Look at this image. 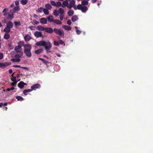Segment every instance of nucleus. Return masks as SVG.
<instances>
[{
	"instance_id": "f257e3e1",
	"label": "nucleus",
	"mask_w": 153,
	"mask_h": 153,
	"mask_svg": "<svg viewBox=\"0 0 153 153\" xmlns=\"http://www.w3.org/2000/svg\"><path fill=\"white\" fill-rule=\"evenodd\" d=\"M36 45L38 46L44 47L48 53V51L50 50L52 46L50 42H46L44 40H41L37 42H36Z\"/></svg>"
},
{
	"instance_id": "f03ea898",
	"label": "nucleus",
	"mask_w": 153,
	"mask_h": 153,
	"mask_svg": "<svg viewBox=\"0 0 153 153\" xmlns=\"http://www.w3.org/2000/svg\"><path fill=\"white\" fill-rule=\"evenodd\" d=\"M24 48V53L25 55L28 57H30L32 56L31 50V46L29 44H25L23 45Z\"/></svg>"
},
{
	"instance_id": "7ed1b4c3",
	"label": "nucleus",
	"mask_w": 153,
	"mask_h": 153,
	"mask_svg": "<svg viewBox=\"0 0 153 153\" xmlns=\"http://www.w3.org/2000/svg\"><path fill=\"white\" fill-rule=\"evenodd\" d=\"M54 33L57 35H58L59 37V39H60L61 37H64V32L62 29H57L54 28L53 29Z\"/></svg>"
},
{
	"instance_id": "20e7f679",
	"label": "nucleus",
	"mask_w": 153,
	"mask_h": 153,
	"mask_svg": "<svg viewBox=\"0 0 153 153\" xmlns=\"http://www.w3.org/2000/svg\"><path fill=\"white\" fill-rule=\"evenodd\" d=\"M77 9L81 10L83 13H85L88 8L86 6H82L81 4H79L77 6Z\"/></svg>"
},
{
	"instance_id": "39448f33",
	"label": "nucleus",
	"mask_w": 153,
	"mask_h": 153,
	"mask_svg": "<svg viewBox=\"0 0 153 153\" xmlns=\"http://www.w3.org/2000/svg\"><path fill=\"white\" fill-rule=\"evenodd\" d=\"M75 1L74 0L71 1L68 6V8L69 9H71L72 7H73L75 10H77V6L75 5Z\"/></svg>"
},
{
	"instance_id": "423d86ee",
	"label": "nucleus",
	"mask_w": 153,
	"mask_h": 153,
	"mask_svg": "<svg viewBox=\"0 0 153 153\" xmlns=\"http://www.w3.org/2000/svg\"><path fill=\"white\" fill-rule=\"evenodd\" d=\"M41 85L39 84H36L32 85L31 87V90H35L37 89L40 88Z\"/></svg>"
},
{
	"instance_id": "0eeeda50",
	"label": "nucleus",
	"mask_w": 153,
	"mask_h": 153,
	"mask_svg": "<svg viewBox=\"0 0 153 153\" xmlns=\"http://www.w3.org/2000/svg\"><path fill=\"white\" fill-rule=\"evenodd\" d=\"M11 64L10 62H5L4 63L0 62V68L6 67Z\"/></svg>"
},
{
	"instance_id": "6e6552de",
	"label": "nucleus",
	"mask_w": 153,
	"mask_h": 153,
	"mask_svg": "<svg viewBox=\"0 0 153 153\" xmlns=\"http://www.w3.org/2000/svg\"><path fill=\"white\" fill-rule=\"evenodd\" d=\"M45 32L48 33L50 34L52 33L53 31V30L52 28L50 27H47L45 28Z\"/></svg>"
},
{
	"instance_id": "1a4fd4ad",
	"label": "nucleus",
	"mask_w": 153,
	"mask_h": 153,
	"mask_svg": "<svg viewBox=\"0 0 153 153\" xmlns=\"http://www.w3.org/2000/svg\"><path fill=\"white\" fill-rule=\"evenodd\" d=\"M34 36L37 38L41 37L42 36V32L39 31H35L34 32Z\"/></svg>"
},
{
	"instance_id": "9d476101",
	"label": "nucleus",
	"mask_w": 153,
	"mask_h": 153,
	"mask_svg": "<svg viewBox=\"0 0 153 153\" xmlns=\"http://www.w3.org/2000/svg\"><path fill=\"white\" fill-rule=\"evenodd\" d=\"M14 50L17 53H20L22 51L21 46L19 45L16 46Z\"/></svg>"
},
{
	"instance_id": "9b49d317",
	"label": "nucleus",
	"mask_w": 153,
	"mask_h": 153,
	"mask_svg": "<svg viewBox=\"0 0 153 153\" xmlns=\"http://www.w3.org/2000/svg\"><path fill=\"white\" fill-rule=\"evenodd\" d=\"M14 13L13 10H10L8 13V16L11 20L13 18Z\"/></svg>"
},
{
	"instance_id": "f8f14e48",
	"label": "nucleus",
	"mask_w": 153,
	"mask_h": 153,
	"mask_svg": "<svg viewBox=\"0 0 153 153\" xmlns=\"http://www.w3.org/2000/svg\"><path fill=\"white\" fill-rule=\"evenodd\" d=\"M26 84L22 81L20 82L18 84V87L20 88H23Z\"/></svg>"
},
{
	"instance_id": "ddd939ff",
	"label": "nucleus",
	"mask_w": 153,
	"mask_h": 153,
	"mask_svg": "<svg viewBox=\"0 0 153 153\" xmlns=\"http://www.w3.org/2000/svg\"><path fill=\"white\" fill-rule=\"evenodd\" d=\"M6 26L7 28H11L13 26V23L10 21H9L7 23Z\"/></svg>"
},
{
	"instance_id": "4468645a",
	"label": "nucleus",
	"mask_w": 153,
	"mask_h": 153,
	"mask_svg": "<svg viewBox=\"0 0 153 153\" xmlns=\"http://www.w3.org/2000/svg\"><path fill=\"white\" fill-rule=\"evenodd\" d=\"M43 49L42 48H40L37 49L35 51V53L37 55H39L42 53Z\"/></svg>"
},
{
	"instance_id": "2eb2a0df",
	"label": "nucleus",
	"mask_w": 153,
	"mask_h": 153,
	"mask_svg": "<svg viewBox=\"0 0 153 153\" xmlns=\"http://www.w3.org/2000/svg\"><path fill=\"white\" fill-rule=\"evenodd\" d=\"M68 2L67 0H65L63 1L62 5V7H67L68 8Z\"/></svg>"
},
{
	"instance_id": "dca6fc26",
	"label": "nucleus",
	"mask_w": 153,
	"mask_h": 153,
	"mask_svg": "<svg viewBox=\"0 0 153 153\" xmlns=\"http://www.w3.org/2000/svg\"><path fill=\"white\" fill-rule=\"evenodd\" d=\"M40 22L42 24H46L47 23V20L45 18H42L40 19Z\"/></svg>"
},
{
	"instance_id": "f3484780",
	"label": "nucleus",
	"mask_w": 153,
	"mask_h": 153,
	"mask_svg": "<svg viewBox=\"0 0 153 153\" xmlns=\"http://www.w3.org/2000/svg\"><path fill=\"white\" fill-rule=\"evenodd\" d=\"M31 39V36L29 35H26L24 36V39L25 41H28L30 40Z\"/></svg>"
},
{
	"instance_id": "a211bd4d",
	"label": "nucleus",
	"mask_w": 153,
	"mask_h": 153,
	"mask_svg": "<svg viewBox=\"0 0 153 153\" xmlns=\"http://www.w3.org/2000/svg\"><path fill=\"white\" fill-rule=\"evenodd\" d=\"M53 22L58 25H60L62 24V22L61 21L57 19H54Z\"/></svg>"
},
{
	"instance_id": "6ab92c4d",
	"label": "nucleus",
	"mask_w": 153,
	"mask_h": 153,
	"mask_svg": "<svg viewBox=\"0 0 153 153\" xmlns=\"http://www.w3.org/2000/svg\"><path fill=\"white\" fill-rule=\"evenodd\" d=\"M37 28L38 30L43 31L45 30V28H44L41 25H39L37 27Z\"/></svg>"
},
{
	"instance_id": "aec40b11",
	"label": "nucleus",
	"mask_w": 153,
	"mask_h": 153,
	"mask_svg": "<svg viewBox=\"0 0 153 153\" xmlns=\"http://www.w3.org/2000/svg\"><path fill=\"white\" fill-rule=\"evenodd\" d=\"M62 27L64 29L66 30H70L71 29V27H70L67 25H63L62 26Z\"/></svg>"
},
{
	"instance_id": "412c9836",
	"label": "nucleus",
	"mask_w": 153,
	"mask_h": 153,
	"mask_svg": "<svg viewBox=\"0 0 153 153\" xmlns=\"http://www.w3.org/2000/svg\"><path fill=\"white\" fill-rule=\"evenodd\" d=\"M32 91V90L31 89H25L23 91V93L25 95H27V93H29L31 92Z\"/></svg>"
},
{
	"instance_id": "4be33fe9",
	"label": "nucleus",
	"mask_w": 153,
	"mask_h": 153,
	"mask_svg": "<svg viewBox=\"0 0 153 153\" xmlns=\"http://www.w3.org/2000/svg\"><path fill=\"white\" fill-rule=\"evenodd\" d=\"M47 19L48 21L50 22H53L54 20L53 17L52 16H50L47 17Z\"/></svg>"
},
{
	"instance_id": "5701e85b",
	"label": "nucleus",
	"mask_w": 153,
	"mask_h": 153,
	"mask_svg": "<svg viewBox=\"0 0 153 153\" xmlns=\"http://www.w3.org/2000/svg\"><path fill=\"white\" fill-rule=\"evenodd\" d=\"M38 59H39L41 61H42L43 62V63L46 65H47L49 63V62H48L47 61L44 59H43V58H39Z\"/></svg>"
},
{
	"instance_id": "b1692460",
	"label": "nucleus",
	"mask_w": 153,
	"mask_h": 153,
	"mask_svg": "<svg viewBox=\"0 0 153 153\" xmlns=\"http://www.w3.org/2000/svg\"><path fill=\"white\" fill-rule=\"evenodd\" d=\"M10 35L8 33H5L4 35V38L6 39H8L10 38Z\"/></svg>"
},
{
	"instance_id": "393cba45",
	"label": "nucleus",
	"mask_w": 153,
	"mask_h": 153,
	"mask_svg": "<svg viewBox=\"0 0 153 153\" xmlns=\"http://www.w3.org/2000/svg\"><path fill=\"white\" fill-rule=\"evenodd\" d=\"M78 17L76 16H74L71 18V20L73 22H76L78 19Z\"/></svg>"
},
{
	"instance_id": "a878e982",
	"label": "nucleus",
	"mask_w": 153,
	"mask_h": 153,
	"mask_svg": "<svg viewBox=\"0 0 153 153\" xmlns=\"http://www.w3.org/2000/svg\"><path fill=\"white\" fill-rule=\"evenodd\" d=\"M23 54V53L22 52H21L19 54H17L15 56V57L16 58H19L21 57Z\"/></svg>"
},
{
	"instance_id": "bb28decb",
	"label": "nucleus",
	"mask_w": 153,
	"mask_h": 153,
	"mask_svg": "<svg viewBox=\"0 0 153 153\" xmlns=\"http://www.w3.org/2000/svg\"><path fill=\"white\" fill-rule=\"evenodd\" d=\"M74 14V11L73 10H69L68 12V15L69 16H71Z\"/></svg>"
},
{
	"instance_id": "cd10ccee",
	"label": "nucleus",
	"mask_w": 153,
	"mask_h": 153,
	"mask_svg": "<svg viewBox=\"0 0 153 153\" xmlns=\"http://www.w3.org/2000/svg\"><path fill=\"white\" fill-rule=\"evenodd\" d=\"M16 98L18 101H22L24 100V98L20 96H17L16 97Z\"/></svg>"
},
{
	"instance_id": "c85d7f7f",
	"label": "nucleus",
	"mask_w": 153,
	"mask_h": 153,
	"mask_svg": "<svg viewBox=\"0 0 153 153\" xmlns=\"http://www.w3.org/2000/svg\"><path fill=\"white\" fill-rule=\"evenodd\" d=\"M45 7L46 9L48 10H51L52 8L51 5L49 4H46L45 5Z\"/></svg>"
},
{
	"instance_id": "c756f323",
	"label": "nucleus",
	"mask_w": 153,
	"mask_h": 153,
	"mask_svg": "<svg viewBox=\"0 0 153 153\" xmlns=\"http://www.w3.org/2000/svg\"><path fill=\"white\" fill-rule=\"evenodd\" d=\"M3 31L5 32L6 33H8L10 31V29L7 28V27H5L3 30Z\"/></svg>"
},
{
	"instance_id": "7c9ffc66",
	"label": "nucleus",
	"mask_w": 153,
	"mask_h": 153,
	"mask_svg": "<svg viewBox=\"0 0 153 153\" xmlns=\"http://www.w3.org/2000/svg\"><path fill=\"white\" fill-rule=\"evenodd\" d=\"M21 59L19 58H13L11 59V61L13 62H19Z\"/></svg>"
},
{
	"instance_id": "2f4dec72",
	"label": "nucleus",
	"mask_w": 153,
	"mask_h": 153,
	"mask_svg": "<svg viewBox=\"0 0 153 153\" xmlns=\"http://www.w3.org/2000/svg\"><path fill=\"white\" fill-rule=\"evenodd\" d=\"M88 2L86 0H84L82 1L81 2V4L82 6H84L85 5H87L88 4Z\"/></svg>"
},
{
	"instance_id": "473e14b6",
	"label": "nucleus",
	"mask_w": 153,
	"mask_h": 153,
	"mask_svg": "<svg viewBox=\"0 0 153 153\" xmlns=\"http://www.w3.org/2000/svg\"><path fill=\"white\" fill-rule=\"evenodd\" d=\"M14 23L15 26L16 28L18 27V26L21 25V23L20 22H17L16 21H15L14 22Z\"/></svg>"
},
{
	"instance_id": "72a5a7b5",
	"label": "nucleus",
	"mask_w": 153,
	"mask_h": 153,
	"mask_svg": "<svg viewBox=\"0 0 153 153\" xmlns=\"http://www.w3.org/2000/svg\"><path fill=\"white\" fill-rule=\"evenodd\" d=\"M27 0H22L21 1L20 3L23 5H25L27 4Z\"/></svg>"
},
{
	"instance_id": "f704fd0d",
	"label": "nucleus",
	"mask_w": 153,
	"mask_h": 153,
	"mask_svg": "<svg viewBox=\"0 0 153 153\" xmlns=\"http://www.w3.org/2000/svg\"><path fill=\"white\" fill-rule=\"evenodd\" d=\"M58 12L60 14H63L64 11L62 8H60L58 10Z\"/></svg>"
},
{
	"instance_id": "c9c22d12",
	"label": "nucleus",
	"mask_w": 153,
	"mask_h": 153,
	"mask_svg": "<svg viewBox=\"0 0 153 153\" xmlns=\"http://www.w3.org/2000/svg\"><path fill=\"white\" fill-rule=\"evenodd\" d=\"M44 13L46 15H48L49 14L48 9L46 8H44L43 10Z\"/></svg>"
},
{
	"instance_id": "e433bc0d",
	"label": "nucleus",
	"mask_w": 153,
	"mask_h": 153,
	"mask_svg": "<svg viewBox=\"0 0 153 153\" xmlns=\"http://www.w3.org/2000/svg\"><path fill=\"white\" fill-rule=\"evenodd\" d=\"M58 11L57 10H55L53 12V14L56 16L58 15Z\"/></svg>"
},
{
	"instance_id": "4c0bfd02",
	"label": "nucleus",
	"mask_w": 153,
	"mask_h": 153,
	"mask_svg": "<svg viewBox=\"0 0 153 153\" xmlns=\"http://www.w3.org/2000/svg\"><path fill=\"white\" fill-rule=\"evenodd\" d=\"M75 28L76 29V32L77 34H80L81 33V32L78 29V28H77V27L75 26Z\"/></svg>"
},
{
	"instance_id": "58836bf2",
	"label": "nucleus",
	"mask_w": 153,
	"mask_h": 153,
	"mask_svg": "<svg viewBox=\"0 0 153 153\" xmlns=\"http://www.w3.org/2000/svg\"><path fill=\"white\" fill-rule=\"evenodd\" d=\"M62 3L60 1H58L56 3V7H58L59 6H61L62 7Z\"/></svg>"
},
{
	"instance_id": "ea45409f",
	"label": "nucleus",
	"mask_w": 153,
	"mask_h": 153,
	"mask_svg": "<svg viewBox=\"0 0 153 153\" xmlns=\"http://www.w3.org/2000/svg\"><path fill=\"white\" fill-rule=\"evenodd\" d=\"M50 2H51V4L53 6H55L56 7V3L55 2V1H50Z\"/></svg>"
},
{
	"instance_id": "a19ab883",
	"label": "nucleus",
	"mask_w": 153,
	"mask_h": 153,
	"mask_svg": "<svg viewBox=\"0 0 153 153\" xmlns=\"http://www.w3.org/2000/svg\"><path fill=\"white\" fill-rule=\"evenodd\" d=\"M14 73H13L12 75V76H13V75L14 74ZM16 76H12V77L11 78V80L13 81V82H15V81H16Z\"/></svg>"
},
{
	"instance_id": "79ce46f5",
	"label": "nucleus",
	"mask_w": 153,
	"mask_h": 153,
	"mask_svg": "<svg viewBox=\"0 0 153 153\" xmlns=\"http://www.w3.org/2000/svg\"><path fill=\"white\" fill-rule=\"evenodd\" d=\"M43 10V8L42 7H40L38 9L37 11L39 13H42Z\"/></svg>"
},
{
	"instance_id": "37998d69",
	"label": "nucleus",
	"mask_w": 153,
	"mask_h": 153,
	"mask_svg": "<svg viewBox=\"0 0 153 153\" xmlns=\"http://www.w3.org/2000/svg\"><path fill=\"white\" fill-rule=\"evenodd\" d=\"M20 10V8L19 6H16L14 7L13 8V10L14 11H14H18Z\"/></svg>"
},
{
	"instance_id": "c03bdc74",
	"label": "nucleus",
	"mask_w": 153,
	"mask_h": 153,
	"mask_svg": "<svg viewBox=\"0 0 153 153\" xmlns=\"http://www.w3.org/2000/svg\"><path fill=\"white\" fill-rule=\"evenodd\" d=\"M54 45L56 46H58L59 45V42L56 41H54L53 42Z\"/></svg>"
},
{
	"instance_id": "a18cd8bd",
	"label": "nucleus",
	"mask_w": 153,
	"mask_h": 153,
	"mask_svg": "<svg viewBox=\"0 0 153 153\" xmlns=\"http://www.w3.org/2000/svg\"><path fill=\"white\" fill-rule=\"evenodd\" d=\"M59 44H62V45L64 44V46H65V42L61 39H60L59 40Z\"/></svg>"
},
{
	"instance_id": "49530a36",
	"label": "nucleus",
	"mask_w": 153,
	"mask_h": 153,
	"mask_svg": "<svg viewBox=\"0 0 153 153\" xmlns=\"http://www.w3.org/2000/svg\"><path fill=\"white\" fill-rule=\"evenodd\" d=\"M64 15L63 14H60L59 16L60 19L61 21H62L64 18Z\"/></svg>"
},
{
	"instance_id": "de8ad7c7",
	"label": "nucleus",
	"mask_w": 153,
	"mask_h": 153,
	"mask_svg": "<svg viewBox=\"0 0 153 153\" xmlns=\"http://www.w3.org/2000/svg\"><path fill=\"white\" fill-rule=\"evenodd\" d=\"M24 41H20L18 43V44L19 45H24Z\"/></svg>"
},
{
	"instance_id": "09e8293b",
	"label": "nucleus",
	"mask_w": 153,
	"mask_h": 153,
	"mask_svg": "<svg viewBox=\"0 0 153 153\" xmlns=\"http://www.w3.org/2000/svg\"><path fill=\"white\" fill-rule=\"evenodd\" d=\"M8 46L9 48L11 50L13 49V47L11 44H8Z\"/></svg>"
},
{
	"instance_id": "8fccbe9b",
	"label": "nucleus",
	"mask_w": 153,
	"mask_h": 153,
	"mask_svg": "<svg viewBox=\"0 0 153 153\" xmlns=\"http://www.w3.org/2000/svg\"><path fill=\"white\" fill-rule=\"evenodd\" d=\"M14 88L13 87H12L10 88H8L7 89L8 91H9L10 90H13L14 89Z\"/></svg>"
},
{
	"instance_id": "3c124183",
	"label": "nucleus",
	"mask_w": 153,
	"mask_h": 153,
	"mask_svg": "<svg viewBox=\"0 0 153 153\" xmlns=\"http://www.w3.org/2000/svg\"><path fill=\"white\" fill-rule=\"evenodd\" d=\"M3 58V53H0V60L2 59Z\"/></svg>"
},
{
	"instance_id": "603ef678",
	"label": "nucleus",
	"mask_w": 153,
	"mask_h": 153,
	"mask_svg": "<svg viewBox=\"0 0 153 153\" xmlns=\"http://www.w3.org/2000/svg\"><path fill=\"white\" fill-rule=\"evenodd\" d=\"M29 28L31 30H34L35 27L33 26H31L29 27Z\"/></svg>"
},
{
	"instance_id": "864d4df0",
	"label": "nucleus",
	"mask_w": 153,
	"mask_h": 153,
	"mask_svg": "<svg viewBox=\"0 0 153 153\" xmlns=\"http://www.w3.org/2000/svg\"><path fill=\"white\" fill-rule=\"evenodd\" d=\"M33 22L34 23V24L36 25H37L39 24V22L37 21V20H34L33 21Z\"/></svg>"
},
{
	"instance_id": "5fc2aeb1",
	"label": "nucleus",
	"mask_w": 153,
	"mask_h": 153,
	"mask_svg": "<svg viewBox=\"0 0 153 153\" xmlns=\"http://www.w3.org/2000/svg\"><path fill=\"white\" fill-rule=\"evenodd\" d=\"M67 24L69 25H70L71 24V22L70 20L69 19L67 21Z\"/></svg>"
},
{
	"instance_id": "6e6d98bb",
	"label": "nucleus",
	"mask_w": 153,
	"mask_h": 153,
	"mask_svg": "<svg viewBox=\"0 0 153 153\" xmlns=\"http://www.w3.org/2000/svg\"><path fill=\"white\" fill-rule=\"evenodd\" d=\"M14 82L12 83L11 84V85L13 87L14 86L15 84L17 83V82L16 81H15V82Z\"/></svg>"
},
{
	"instance_id": "4d7b16f0",
	"label": "nucleus",
	"mask_w": 153,
	"mask_h": 153,
	"mask_svg": "<svg viewBox=\"0 0 153 153\" xmlns=\"http://www.w3.org/2000/svg\"><path fill=\"white\" fill-rule=\"evenodd\" d=\"M13 67H15V68H18V67H20V68H22V67L20 66L19 65H13Z\"/></svg>"
},
{
	"instance_id": "13d9d810",
	"label": "nucleus",
	"mask_w": 153,
	"mask_h": 153,
	"mask_svg": "<svg viewBox=\"0 0 153 153\" xmlns=\"http://www.w3.org/2000/svg\"><path fill=\"white\" fill-rule=\"evenodd\" d=\"M15 5L16 6H18L19 4V1H15Z\"/></svg>"
},
{
	"instance_id": "bf43d9fd",
	"label": "nucleus",
	"mask_w": 153,
	"mask_h": 153,
	"mask_svg": "<svg viewBox=\"0 0 153 153\" xmlns=\"http://www.w3.org/2000/svg\"><path fill=\"white\" fill-rule=\"evenodd\" d=\"M7 14H8L7 12H5L4 14V16L6 17V16H7Z\"/></svg>"
},
{
	"instance_id": "052dcab7",
	"label": "nucleus",
	"mask_w": 153,
	"mask_h": 153,
	"mask_svg": "<svg viewBox=\"0 0 153 153\" xmlns=\"http://www.w3.org/2000/svg\"><path fill=\"white\" fill-rule=\"evenodd\" d=\"M12 72H13V70L11 69H10L9 71V72L10 74L12 73Z\"/></svg>"
},
{
	"instance_id": "680f3d73",
	"label": "nucleus",
	"mask_w": 153,
	"mask_h": 153,
	"mask_svg": "<svg viewBox=\"0 0 153 153\" xmlns=\"http://www.w3.org/2000/svg\"><path fill=\"white\" fill-rule=\"evenodd\" d=\"M56 56H58V57H61V54H60L58 53H57V54H56Z\"/></svg>"
},
{
	"instance_id": "e2e57ef3",
	"label": "nucleus",
	"mask_w": 153,
	"mask_h": 153,
	"mask_svg": "<svg viewBox=\"0 0 153 153\" xmlns=\"http://www.w3.org/2000/svg\"><path fill=\"white\" fill-rule=\"evenodd\" d=\"M97 0H91L92 3H94Z\"/></svg>"
},
{
	"instance_id": "0e129e2a",
	"label": "nucleus",
	"mask_w": 153,
	"mask_h": 153,
	"mask_svg": "<svg viewBox=\"0 0 153 153\" xmlns=\"http://www.w3.org/2000/svg\"><path fill=\"white\" fill-rule=\"evenodd\" d=\"M8 10V9H7V8H4V10H3V11H2V12L3 13H4L5 12H6V10Z\"/></svg>"
},
{
	"instance_id": "69168bd1",
	"label": "nucleus",
	"mask_w": 153,
	"mask_h": 153,
	"mask_svg": "<svg viewBox=\"0 0 153 153\" xmlns=\"http://www.w3.org/2000/svg\"><path fill=\"white\" fill-rule=\"evenodd\" d=\"M22 68L24 69H26L27 70L28 69V68L25 67H22V68Z\"/></svg>"
},
{
	"instance_id": "338daca9",
	"label": "nucleus",
	"mask_w": 153,
	"mask_h": 153,
	"mask_svg": "<svg viewBox=\"0 0 153 153\" xmlns=\"http://www.w3.org/2000/svg\"><path fill=\"white\" fill-rule=\"evenodd\" d=\"M3 104L2 103H0V107H1L2 106Z\"/></svg>"
},
{
	"instance_id": "774afa93",
	"label": "nucleus",
	"mask_w": 153,
	"mask_h": 153,
	"mask_svg": "<svg viewBox=\"0 0 153 153\" xmlns=\"http://www.w3.org/2000/svg\"><path fill=\"white\" fill-rule=\"evenodd\" d=\"M14 6V4H11L10 6V7H13V6Z\"/></svg>"
}]
</instances>
